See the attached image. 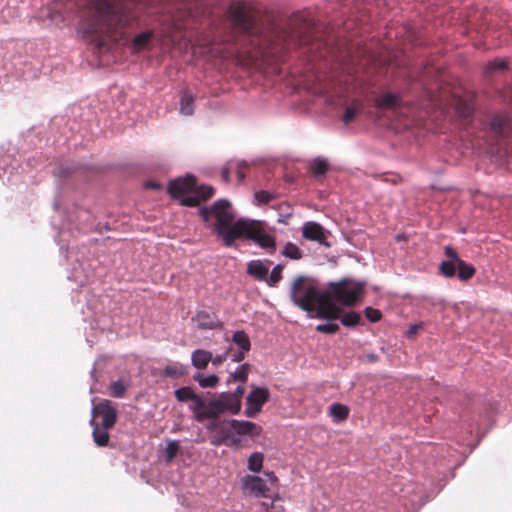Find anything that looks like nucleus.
<instances>
[{"mask_svg":"<svg viewBox=\"0 0 512 512\" xmlns=\"http://www.w3.org/2000/svg\"><path fill=\"white\" fill-rule=\"evenodd\" d=\"M227 15L239 33L249 40L251 47L261 55H271L284 61L286 53L294 49L313 52L320 43H313L314 19L309 11H297L290 19V29L264 27L245 2L230 4Z\"/></svg>","mask_w":512,"mask_h":512,"instance_id":"obj_1","label":"nucleus"},{"mask_svg":"<svg viewBox=\"0 0 512 512\" xmlns=\"http://www.w3.org/2000/svg\"><path fill=\"white\" fill-rule=\"evenodd\" d=\"M364 293V283L344 278L330 282L328 288H319L317 280L308 276H297L290 287V300L294 305L317 318L337 320L343 307L354 306Z\"/></svg>","mask_w":512,"mask_h":512,"instance_id":"obj_2","label":"nucleus"},{"mask_svg":"<svg viewBox=\"0 0 512 512\" xmlns=\"http://www.w3.org/2000/svg\"><path fill=\"white\" fill-rule=\"evenodd\" d=\"M198 214L207 225L211 217H215L213 231L226 247H232L237 239L242 238L255 242L256 238H260L267 231L262 221L246 218L235 220L231 203L227 199H218L210 207H201Z\"/></svg>","mask_w":512,"mask_h":512,"instance_id":"obj_3","label":"nucleus"},{"mask_svg":"<svg viewBox=\"0 0 512 512\" xmlns=\"http://www.w3.org/2000/svg\"><path fill=\"white\" fill-rule=\"evenodd\" d=\"M117 419L118 411L111 400L101 399L93 405L89 424L92 427V438L96 446H110L109 430L115 426Z\"/></svg>","mask_w":512,"mask_h":512,"instance_id":"obj_4","label":"nucleus"},{"mask_svg":"<svg viewBox=\"0 0 512 512\" xmlns=\"http://www.w3.org/2000/svg\"><path fill=\"white\" fill-rule=\"evenodd\" d=\"M270 392L266 387H255L246 397L244 414L254 417L261 412L263 405L269 400Z\"/></svg>","mask_w":512,"mask_h":512,"instance_id":"obj_5","label":"nucleus"},{"mask_svg":"<svg viewBox=\"0 0 512 512\" xmlns=\"http://www.w3.org/2000/svg\"><path fill=\"white\" fill-rule=\"evenodd\" d=\"M242 490L245 494L253 495L256 498L267 497L269 487L263 478L247 474L241 479Z\"/></svg>","mask_w":512,"mask_h":512,"instance_id":"obj_6","label":"nucleus"},{"mask_svg":"<svg viewBox=\"0 0 512 512\" xmlns=\"http://www.w3.org/2000/svg\"><path fill=\"white\" fill-rule=\"evenodd\" d=\"M196 185V178L193 175H187L170 181L167 191L172 198L180 199L181 196L192 193Z\"/></svg>","mask_w":512,"mask_h":512,"instance_id":"obj_7","label":"nucleus"},{"mask_svg":"<svg viewBox=\"0 0 512 512\" xmlns=\"http://www.w3.org/2000/svg\"><path fill=\"white\" fill-rule=\"evenodd\" d=\"M192 321L196 323L197 328L200 330H214L222 328V322L219 320L216 313L207 310L198 311L192 318Z\"/></svg>","mask_w":512,"mask_h":512,"instance_id":"obj_8","label":"nucleus"},{"mask_svg":"<svg viewBox=\"0 0 512 512\" xmlns=\"http://www.w3.org/2000/svg\"><path fill=\"white\" fill-rule=\"evenodd\" d=\"M446 260L442 261L439 265V273L447 278H452L457 274L459 256L454 248L446 246L444 248Z\"/></svg>","mask_w":512,"mask_h":512,"instance_id":"obj_9","label":"nucleus"},{"mask_svg":"<svg viewBox=\"0 0 512 512\" xmlns=\"http://www.w3.org/2000/svg\"><path fill=\"white\" fill-rule=\"evenodd\" d=\"M302 236L307 240L316 241L327 247L330 246V244L326 242L324 228L317 222L308 221L304 223Z\"/></svg>","mask_w":512,"mask_h":512,"instance_id":"obj_10","label":"nucleus"},{"mask_svg":"<svg viewBox=\"0 0 512 512\" xmlns=\"http://www.w3.org/2000/svg\"><path fill=\"white\" fill-rule=\"evenodd\" d=\"M235 433L234 423H232V419L230 420H222L219 425V429L215 436L213 437L212 444L213 445H222L227 444V441L231 438L232 434Z\"/></svg>","mask_w":512,"mask_h":512,"instance_id":"obj_11","label":"nucleus"},{"mask_svg":"<svg viewBox=\"0 0 512 512\" xmlns=\"http://www.w3.org/2000/svg\"><path fill=\"white\" fill-rule=\"evenodd\" d=\"M235 433L239 435L259 436L262 428L251 421L232 419Z\"/></svg>","mask_w":512,"mask_h":512,"instance_id":"obj_12","label":"nucleus"},{"mask_svg":"<svg viewBox=\"0 0 512 512\" xmlns=\"http://www.w3.org/2000/svg\"><path fill=\"white\" fill-rule=\"evenodd\" d=\"M268 271V267L261 260L247 263V274L258 281H267Z\"/></svg>","mask_w":512,"mask_h":512,"instance_id":"obj_13","label":"nucleus"},{"mask_svg":"<svg viewBox=\"0 0 512 512\" xmlns=\"http://www.w3.org/2000/svg\"><path fill=\"white\" fill-rule=\"evenodd\" d=\"M206 409L207 401H205L203 397L196 394L195 397L191 400L189 410L193 413V417L197 422H202L206 419V417L202 416L206 413Z\"/></svg>","mask_w":512,"mask_h":512,"instance_id":"obj_14","label":"nucleus"},{"mask_svg":"<svg viewBox=\"0 0 512 512\" xmlns=\"http://www.w3.org/2000/svg\"><path fill=\"white\" fill-rule=\"evenodd\" d=\"M225 412H228V410L217 396L207 401L206 413L203 416L206 417V419H216Z\"/></svg>","mask_w":512,"mask_h":512,"instance_id":"obj_15","label":"nucleus"},{"mask_svg":"<svg viewBox=\"0 0 512 512\" xmlns=\"http://www.w3.org/2000/svg\"><path fill=\"white\" fill-rule=\"evenodd\" d=\"M400 97L394 93H385L375 99V106L379 109L390 110L400 105Z\"/></svg>","mask_w":512,"mask_h":512,"instance_id":"obj_16","label":"nucleus"},{"mask_svg":"<svg viewBox=\"0 0 512 512\" xmlns=\"http://www.w3.org/2000/svg\"><path fill=\"white\" fill-rule=\"evenodd\" d=\"M212 360V353L204 349H196L191 355V364L197 369H205Z\"/></svg>","mask_w":512,"mask_h":512,"instance_id":"obj_17","label":"nucleus"},{"mask_svg":"<svg viewBox=\"0 0 512 512\" xmlns=\"http://www.w3.org/2000/svg\"><path fill=\"white\" fill-rule=\"evenodd\" d=\"M218 397L230 414L236 415L240 412L241 401L234 397L231 392H221Z\"/></svg>","mask_w":512,"mask_h":512,"instance_id":"obj_18","label":"nucleus"},{"mask_svg":"<svg viewBox=\"0 0 512 512\" xmlns=\"http://www.w3.org/2000/svg\"><path fill=\"white\" fill-rule=\"evenodd\" d=\"M509 126L508 118L504 115L496 114L490 120V129L500 137L506 136V129Z\"/></svg>","mask_w":512,"mask_h":512,"instance_id":"obj_19","label":"nucleus"},{"mask_svg":"<svg viewBox=\"0 0 512 512\" xmlns=\"http://www.w3.org/2000/svg\"><path fill=\"white\" fill-rule=\"evenodd\" d=\"M329 168L330 166L328 161L322 157H316L310 163V172L316 178L325 175Z\"/></svg>","mask_w":512,"mask_h":512,"instance_id":"obj_20","label":"nucleus"},{"mask_svg":"<svg viewBox=\"0 0 512 512\" xmlns=\"http://www.w3.org/2000/svg\"><path fill=\"white\" fill-rule=\"evenodd\" d=\"M250 372V365L248 363H244L236 368V370L230 374L227 379V383L231 382H241L245 383L248 380Z\"/></svg>","mask_w":512,"mask_h":512,"instance_id":"obj_21","label":"nucleus"},{"mask_svg":"<svg viewBox=\"0 0 512 512\" xmlns=\"http://www.w3.org/2000/svg\"><path fill=\"white\" fill-rule=\"evenodd\" d=\"M194 112V97L188 91H182L180 96V113L192 115Z\"/></svg>","mask_w":512,"mask_h":512,"instance_id":"obj_22","label":"nucleus"},{"mask_svg":"<svg viewBox=\"0 0 512 512\" xmlns=\"http://www.w3.org/2000/svg\"><path fill=\"white\" fill-rule=\"evenodd\" d=\"M476 273L475 268L459 258L457 276L461 281L470 280Z\"/></svg>","mask_w":512,"mask_h":512,"instance_id":"obj_23","label":"nucleus"},{"mask_svg":"<svg viewBox=\"0 0 512 512\" xmlns=\"http://www.w3.org/2000/svg\"><path fill=\"white\" fill-rule=\"evenodd\" d=\"M329 413L335 422H342L347 419L349 409L343 404L333 403L329 408Z\"/></svg>","mask_w":512,"mask_h":512,"instance_id":"obj_24","label":"nucleus"},{"mask_svg":"<svg viewBox=\"0 0 512 512\" xmlns=\"http://www.w3.org/2000/svg\"><path fill=\"white\" fill-rule=\"evenodd\" d=\"M153 35V31L151 30L144 31L136 35L132 40L134 50L137 52L143 50L153 38Z\"/></svg>","mask_w":512,"mask_h":512,"instance_id":"obj_25","label":"nucleus"},{"mask_svg":"<svg viewBox=\"0 0 512 512\" xmlns=\"http://www.w3.org/2000/svg\"><path fill=\"white\" fill-rule=\"evenodd\" d=\"M281 255L291 260H300L303 257V252L296 244L287 242L281 251Z\"/></svg>","mask_w":512,"mask_h":512,"instance_id":"obj_26","label":"nucleus"},{"mask_svg":"<svg viewBox=\"0 0 512 512\" xmlns=\"http://www.w3.org/2000/svg\"><path fill=\"white\" fill-rule=\"evenodd\" d=\"M193 379L198 382L202 388H213L219 382V377L215 374L209 376H203L201 373H196Z\"/></svg>","mask_w":512,"mask_h":512,"instance_id":"obj_27","label":"nucleus"},{"mask_svg":"<svg viewBox=\"0 0 512 512\" xmlns=\"http://www.w3.org/2000/svg\"><path fill=\"white\" fill-rule=\"evenodd\" d=\"M232 341L239 347V350L249 351L251 342L244 331H236L232 336Z\"/></svg>","mask_w":512,"mask_h":512,"instance_id":"obj_28","label":"nucleus"},{"mask_svg":"<svg viewBox=\"0 0 512 512\" xmlns=\"http://www.w3.org/2000/svg\"><path fill=\"white\" fill-rule=\"evenodd\" d=\"M128 387H129V384L122 379L113 381L109 387L110 394H111V396H113L115 398H122L125 395Z\"/></svg>","mask_w":512,"mask_h":512,"instance_id":"obj_29","label":"nucleus"},{"mask_svg":"<svg viewBox=\"0 0 512 512\" xmlns=\"http://www.w3.org/2000/svg\"><path fill=\"white\" fill-rule=\"evenodd\" d=\"M264 456L260 452L252 453L248 458V469L254 473L261 471L263 467Z\"/></svg>","mask_w":512,"mask_h":512,"instance_id":"obj_30","label":"nucleus"},{"mask_svg":"<svg viewBox=\"0 0 512 512\" xmlns=\"http://www.w3.org/2000/svg\"><path fill=\"white\" fill-rule=\"evenodd\" d=\"M363 105L361 103H353V105L345 108L344 114L342 116V121L348 125L351 123L355 116L362 110Z\"/></svg>","mask_w":512,"mask_h":512,"instance_id":"obj_31","label":"nucleus"},{"mask_svg":"<svg viewBox=\"0 0 512 512\" xmlns=\"http://www.w3.org/2000/svg\"><path fill=\"white\" fill-rule=\"evenodd\" d=\"M254 243H256L258 246H260L263 249H271L273 251L276 249L275 237L272 236L267 231L265 233H263L260 238H256V241Z\"/></svg>","mask_w":512,"mask_h":512,"instance_id":"obj_32","label":"nucleus"},{"mask_svg":"<svg viewBox=\"0 0 512 512\" xmlns=\"http://www.w3.org/2000/svg\"><path fill=\"white\" fill-rule=\"evenodd\" d=\"M174 395L177 401L187 402L191 401L195 397L196 393L194 392L192 387L184 386L175 390Z\"/></svg>","mask_w":512,"mask_h":512,"instance_id":"obj_33","label":"nucleus"},{"mask_svg":"<svg viewBox=\"0 0 512 512\" xmlns=\"http://www.w3.org/2000/svg\"><path fill=\"white\" fill-rule=\"evenodd\" d=\"M339 318L341 319L342 325L346 327H354L360 324L361 321V315L355 311L347 312L342 317L339 316Z\"/></svg>","mask_w":512,"mask_h":512,"instance_id":"obj_34","label":"nucleus"},{"mask_svg":"<svg viewBox=\"0 0 512 512\" xmlns=\"http://www.w3.org/2000/svg\"><path fill=\"white\" fill-rule=\"evenodd\" d=\"M284 269L283 264H277L271 271L269 277H267L266 283L269 286H275L282 279V270Z\"/></svg>","mask_w":512,"mask_h":512,"instance_id":"obj_35","label":"nucleus"},{"mask_svg":"<svg viewBox=\"0 0 512 512\" xmlns=\"http://www.w3.org/2000/svg\"><path fill=\"white\" fill-rule=\"evenodd\" d=\"M200 201L201 198L197 195L196 191L180 198V204L187 207H196L200 204Z\"/></svg>","mask_w":512,"mask_h":512,"instance_id":"obj_36","label":"nucleus"},{"mask_svg":"<svg viewBox=\"0 0 512 512\" xmlns=\"http://www.w3.org/2000/svg\"><path fill=\"white\" fill-rule=\"evenodd\" d=\"M276 198V195L266 191V190H260L255 192L254 199L256 200L257 204H268L270 201L274 200Z\"/></svg>","mask_w":512,"mask_h":512,"instance_id":"obj_37","label":"nucleus"},{"mask_svg":"<svg viewBox=\"0 0 512 512\" xmlns=\"http://www.w3.org/2000/svg\"><path fill=\"white\" fill-rule=\"evenodd\" d=\"M315 329L317 332L332 335L339 331L340 326L337 323L327 322L317 325Z\"/></svg>","mask_w":512,"mask_h":512,"instance_id":"obj_38","label":"nucleus"},{"mask_svg":"<svg viewBox=\"0 0 512 512\" xmlns=\"http://www.w3.org/2000/svg\"><path fill=\"white\" fill-rule=\"evenodd\" d=\"M178 450H179V442L178 441L168 442L166 449H165L166 461L170 462L173 458H175L178 453Z\"/></svg>","mask_w":512,"mask_h":512,"instance_id":"obj_39","label":"nucleus"},{"mask_svg":"<svg viewBox=\"0 0 512 512\" xmlns=\"http://www.w3.org/2000/svg\"><path fill=\"white\" fill-rule=\"evenodd\" d=\"M197 195L201 198V200H207L214 195V188L210 185H201L200 187H196L195 190Z\"/></svg>","mask_w":512,"mask_h":512,"instance_id":"obj_40","label":"nucleus"},{"mask_svg":"<svg viewBox=\"0 0 512 512\" xmlns=\"http://www.w3.org/2000/svg\"><path fill=\"white\" fill-rule=\"evenodd\" d=\"M183 374L182 367L178 365H167L163 370V375L167 377L177 378Z\"/></svg>","mask_w":512,"mask_h":512,"instance_id":"obj_41","label":"nucleus"},{"mask_svg":"<svg viewBox=\"0 0 512 512\" xmlns=\"http://www.w3.org/2000/svg\"><path fill=\"white\" fill-rule=\"evenodd\" d=\"M365 316L370 322H377L381 319V312L378 309L372 308V307H366L365 308Z\"/></svg>","mask_w":512,"mask_h":512,"instance_id":"obj_42","label":"nucleus"},{"mask_svg":"<svg viewBox=\"0 0 512 512\" xmlns=\"http://www.w3.org/2000/svg\"><path fill=\"white\" fill-rule=\"evenodd\" d=\"M248 167V164L246 161H239L237 163V171H236V174H237V179H238V182L239 183H242L245 179V173L243 172V169L244 168H247Z\"/></svg>","mask_w":512,"mask_h":512,"instance_id":"obj_43","label":"nucleus"},{"mask_svg":"<svg viewBox=\"0 0 512 512\" xmlns=\"http://www.w3.org/2000/svg\"><path fill=\"white\" fill-rule=\"evenodd\" d=\"M247 352L248 351H244V350H239V351L230 352V353L228 352V357H230L232 362L239 363L244 360L245 354Z\"/></svg>","mask_w":512,"mask_h":512,"instance_id":"obj_44","label":"nucleus"},{"mask_svg":"<svg viewBox=\"0 0 512 512\" xmlns=\"http://www.w3.org/2000/svg\"><path fill=\"white\" fill-rule=\"evenodd\" d=\"M222 420L212 419L210 423L207 424L206 428L208 431L217 433L219 429V425L221 424Z\"/></svg>","mask_w":512,"mask_h":512,"instance_id":"obj_45","label":"nucleus"},{"mask_svg":"<svg viewBox=\"0 0 512 512\" xmlns=\"http://www.w3.org/2000/svg\"><path fill=\"white\" fill-rule=\"evenodd\" d=\"M422 326H423L422 323H417V324L411 325L407 331V336L409 338L415 336L417 334L418 330L422 328Z\"/></svg>","mask_w":512,"mask_h":512,"instance_id":"obj_46","label":"nucleus"},{"mask_svg":"<svg viewBox=\"0 0 512 512\" xmlns=\"http://www.w3.org/2000/svg\"><path fill=\"white\" fill-rule=\"evenodd\" d=\"M228 357V352L224 353V354H221V355H217L215 356L214 358L212 357V363L213 365H220L223 361H225Z\"/></svg>","mask_w":512,"mask_h":512,"instance_id":"obj_47","label":"nucleus"},{"mask_svg":"<svg viewBox=\"0 0 512 512\" xmlns=\"http://www.w3.org/2000/svg\"><path fill=\"white\" fill-rule=\"evenodd\" d=\"M245 392V388L242 385L236 387L234 392H231L234 397H236L239 401H241L242 396Z\"/></svg>","mask_w":512,"mask_h":512,"instance_id":"obj_48","label":"nucleus"},{"mask_svg":"<svg viewBox=\"0 0 512 512\" xmlns=\"http://www.w3.org/2000/svg\"><path fill=\"white\" fill-rule=\"evenodd\" d=\"M264 475L267 477V481L270 482L271 485H276L278 482L277 476L274 474V472H264Z\"/></svg>","mask_w":512,"mask_h":512,"instance_id":"obj_49","label":"nucleus"},{"mask_svg":"<svg viewBox=\"0 0 512 512\" xmlns=\"http://www.w3.org/2000/svg\"><path fill=\"white\" fill-rule=\"evenodd\" d=\"M240 443H241V439L240 438L232 437L231 436L229 441H227L226 445H228L230 447H233V448H238L240 446Z\"/></svg>","mask_w":512,"mask_h":512,"instance_id":"obj_50","label":"nucleus"},{"mask_svg":"<svg viewBox=\"0 0 512 512\" xmlns=\"http://www.w3.org/2000/svg\"><path fill=\"white\" fill-rule=\"evenodd\" d=\"M221 178L225 183L230 181V170L228 167H224L221 171Z\"/></svg>","mask_w":512,"mask_h":512,"instance_id":"obj_51","label":"nucleus"},{"mask_svg":"<svg viewBox=\"0 0 512 512\" xmlns=\"http://www.w3.org/2000/svg\"><path fill=\"white\" fill-rule=\"evenodd\" d=\"M491 68L492 69H505L506 63L504 61L494 62V63H491Z\"/></svg>","mask_w":512,"mask_h":512,"instance_id":"obj_52","label":"nucleus"},{"mask_svg":"<svg viewBox=\"0 0 512 512\" xmlns=\"http://www.w3.org/2000/svg\"><path fill=\"white\" fill-rule=\"evenodd\" d=\"M146 187L147 188H152V189H160L161 185L159 183H156V182H148V183H146Z\"/></svg>","mask_w":512,"mask_h":512,"instance_id":"obj_53","label":"nucleus"},{"mask_svg":"<svg viewBox=\"0 0 512 512\" xmlns=\"http://www.w3.org/2000/svg\"><path fill=\"white\" fill-rule=\"evenodd\" d=\"M368 362H375L378 360V356L374 353H369L366 355Z\"/></svg>","mask_w":512,"mask_h":512,"instance_id":"obj_54","label":"nucleus"},{"mask_svg":"<svg viewBox=\"0 0 512 512\" xmlns=\"http://www.w3.org/2000/svg\"><path fill=\"white\" fill-rule=\"evenodd\" d=\"M104 46H105L104 41H100V42H99V44H98V48H99L100 50H102V49L104 48Z\"/></svg>","mask_w":512,"mask_h":512,"instance_id":"obj_55","label":"nucleus"}]
</instances>
